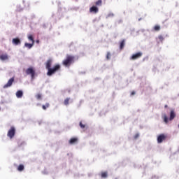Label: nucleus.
<instances>
[{
	"label": "nucleus",
	"instance_id": "1",
	"mask_svg": "<svg viewBox=\"0 0 179 179\" xmlns=\"http://www.w3.org/2000/svg\"><path fill=\"white\" fill-rule=\"evenodd\" d=\"M52 64V62L51 60H48L46 62V69L48 71L47 73L48 76H52L55 73L57 72V71H58V69H59V68H61L59 64L56 65L54 68H51Z\"/></svg>",
	"mask_w": 179,
	"mask_h": 179
},
{
	"label": "nucleus",
	"instance_id": "2",
	"mask_svg": "<svg viewBox=\"0 0 179 179\" xmlns=\"http://www.w3.org/2000/svg\"><path fill=\"white\" fill-rule=\"evenodd\" d=\"M73 59H74L73 56L68 55L66 57V59L63 61V65H64V66H70L71 64L73 62Z\"/></svg>",
	"mask_w": 179,
	"mask_h": 179
},
{
	"label": "nucleus",
	"instance_id": "3",
	"mask_svg": "<svg viewBox=\"0 0 179 179\" xmlns=\"http://www.w3.org/2000/svg\"><path fill=\"white\" fill-rule=\"evenodd\" d=\"M15 132H16V130L15 129V127H12L10 129V130L8 131L7 136H8L10 139H12V138L15 136Z\"/></svg>",
	"mask_w": 179,
	"mask_h": 179
},
{
	"label": "nucleus",
	"instance_id": "4",
	"mask_svg": "<svg viewBox=\"0 0 179 179\" xmlns=\"http://www.w3.org/2000/svg\"><path fill=\"white\" fill-rule=\"evenodd\" d=\"M90 13H94V15L99 13V7L97 6L93 5L90 8Z\"/></svg>",
	"mask_w": 179,
	"mask_h": 179
},
{
	"label": "nucleus",
	"instance_id": "5",
	"mask_svg": "<svg viewBox=\"0 0 179 179\" xmlns=\"http://www.w3.org/2000/svg\"><path fill=\"white\" fill-rule=\"evenodd\" d=\"M26 72L27 75H31V79H34L36 72L34 71V69H33V68H29L28 69H27Z\"/></svg>",
	"mask_w": 179,
	"mask_h": 179
},
{
	"label": "nucleus",
	"instance_id": "6",
	"mask_svg": "<svg viewBox=\"0 0 179 179\" xmlns=\"http://www.w3.org/2000/svg\"><path fill=\"white\" fill-rule=\"evenodd\" d=\"M15 79L13 78H10L8 83L3 85V89H8V87H10L12 86Z\"/></svg>",
	"mask_w": 179,
	"mask_h": 179
},
{
	"label": "nucleus",
	"instance_id": "7",
	"mask_svg": "<svg viewBox=\"0 0 179 179\" xmlns=\"http://www.w3.org/2000/svg\"><path fill=\"white\" fill-rule=\"evenodd\" d=\"M80 127L83 131H86L89 128V126L85 122V121L80 122Z\"/></svg>",
	"mask_w": 179,
	"mask_h": 179
},
{
	"label": "nucleus",
	"instance_id": "8",
	"mask_svg": "<svg viewBox=\"0 0 179 179\" xmlns=\"http://www.w3.org/2000/svg\"><path fill=\"white\" fill-rule=\"evenodd\" d=\"M141 57H142V52H139L133 55L131 59H138V58H141Z\"/></svg>",
	"mask_w": 179,
	"mask_h": 179
},
{
	"label": "nucleus",
	"instance_id": "9",
	"mask_svg": "<svg viewBox=\"0 0 179 179\" xmlns=\"http://www.w3.org/2000/svg\"><path fill=\"white\" fill-rule=\"evenodd\" d=\"M164 139H166V136H164V134H161L157 137V142L158 143H162V142H163V141H164Z\"/></svg>",
	"mask_w": 179,
	"mask_h": 179
},
{
	"label": "nucleus",
	"instance_id": "10",
	"mask_svg": "<svg viewBox=\"0 0 179 179\" xmlns=\"http://www.w3.org/2000/svg\"><path fill=\"white\" fill-rule=\"evenodd\" d=\"M15 95H16V97H17V99H22V97H23V91H22V90H18V91L16 92Z\"/></svg>",
	"mask_w": 179,
	"mask_h": 179
},
{
	"label": "nucleus",
	"instance_id": "11",
	"mask_svg": "<svg viewBox=\"0 0 179 179\" xmlns=\"http://www.w3.org/2000/svg\"><path fill=\"white\" fill-rule=\"evenodd\" d=\"M13 44H14V45H19L21 44L20 42V39L16 38H13Z\"/></svg>",
	"mask_w": 179,
	"mask_h": 179
},
{
	"label": "nucleus",
	"instance_id": "12",
	"mask_svg": "<svg viewBox=\"0 0 179 179\" xmlns=\"http://www.w3.org/2000/svg\"><path fill=\"white\" fill-rule=\"evenodd\" d=\"M173 118H176V112L171 110L170 113L169 121H173Z\"/></svg>",
	"mask_w": 179,
	"mask_h": 179
},
{
	"label": "nucleus",
	"instance_id": "13",
	"mask_svg": "<svg viewBox=\"0 0 179 179\" xmlns=\"http://www.w3.org/2000/svg\"><path fill=\"white\" fill-rule=\"evenodd\" d=\"M162 118H163L164 122H165V124H169V117H167V115L166 114H164L162 115Z\"/></svg>",
	"mask_w": 179,
	"mask_h": 179
},
{
	"label": "nucleus",
	"instance_id": "14",
	"mask_svg": "<svg viewBox=\"0 0 179 179\" xmlns=\"http://www.w3.org/2000/svg\"><path fill=\"white\" fill-rule=\"evenodd\" d=\"M103 5V1L101 0H98L95 2V6H101Z\"/></svg>",
	"mask_w": 179,
	"mask_h": 179
},
{
	"label": "nucleus",
	"instance_id": "15",
	"mask_svg": "<svg viewBox=\"0 0 179 179\" xmlns=\"http://www.w3.org/2000/svg\"><path fill=\"white\" fill-rule=\"evenodd\" d=\"M34 45V43H26L24 44V47H27V48H29V50H30L33 47Z\"/></svg>",
	"mask_w": 179,
	"mask_h": 179
},
{
	"label": "nucleus",
	"instance_id": "16",
	"mask_svg": "<svg viewBox=\"0 0 179 179\" xmlns=\"http://www.w3.org/2000/svg\"><path fill=\"white\" fill-rule=\"evenodd\" d=\"M0 59H1V61H6V59H8V55H1Z\"/></svg>",
	"mask_w": 179,
	"mask_h": 179
},
{
	"label": "nucleus",
	"instance_id": "17",
	"mask_svg": "<svg viewBox=\"0 0 179 179\" xmlns=\"http://www.w3.org/2000/svg\"><path fill=\"white\" fill-rule=\"evenodd\" d=\"M101 178H107V177H108L107 172H101Z\"/></svg>",
	"mask_w": 179,
	"mask_h": 179
},
{
	"label": "nucleus",
	"instance_id": "18",
	"mask_svg": "<svg viewBox=\"0 0 179 179\" xmlns=\"http://www.w3.org/2000/svg\"><path fill=\"white\" fill-rule=\"evenodd\" d=\"M28 40H29V41H31V43H32L33 44H34V39L33 38V36H32V35H29V36H28Z\"/></svg>",
	"mask_w": 179,
	"mask_h": 179
},
{
	"label": "nucleus",
	"instance_id": "19",
	"mask_svg": "<svg viewBox=\"0 0 179 179\" xmlns=\"http://www.w3.org/2000/svg\"><path fill=\"white\" fill-rule=\"evenodd\" d=\"M24 166L23 165H20L17 168L18 171H23Z\"/></svg>",
	"mask_w": 179,
	"mask_h": 179
},
{
	"label": "nucleus",
	"instance_id": "20",
	"mask_svg": "<svg viewBox=\"0 0 179 179\" xmlns=\"http://www.w3.org/2000/svg\"><path fill=\"white\" fill-rule=\"evenodd\" d=\"M125 45V41H122L121 43H120V50H122L124 48V46Z\"/></svg>",
	"mask_w": 179,
	"mask_h": 179
},
{
	"label": "nucleus",
	"instance_id": "21",
	"mask_svg": "<svg viewBox=\"0 0 179 179\" xmlns=\"http://www.w3.org/2000/svg\"><path fill=\"white\" fill-rule=\"evenodd\" d=\"M76 141H78V138H71L69 142H70V143H75V142H76Z\"/></svg>",
	"mask_w": 179,
	"mask_h": 179
},
{
	"label": "nucleus",
	"instance_id": "22",
	"mask_svg": "<svg viewBox=\"0 0 179 179\" xmlns=\"http://www.w3.org/2000/svg\"><path fill=\"white\" fill-rule=\"evenodd\" d=\"M108 17H114V13H110L106 16V19H108Z\"/></svg>",
	"mask_w": 179,
	"mask_h": 179
},
{
	"label": "nucleus",
	"instance_id": "23",
	"mask_svg": "<svg viewBox=\"0 0 179 179\" xmlns=\"http://www.w3.org/2000/svg\"><path fill=\"white\" fill-rule=\"evenodd\" d=\"M64 104L65 106H68V104H69V99L67 98L64 100Z\"/></svg>",
	"mask_w": 179,
	"mask_h": 179
},
{
	"label": "nucleus",
	"instance_id": "24",
	"mask_svg": "<svg viewBox=\"0 0 179 179\" xmlns=\"http://www.w3.org/2000/svg\"><path fill=\"white\" fill-rule=\"evenodd\" d=\"M154 30H155L156 31H159V30H160V26L157 25L154 27Z\"/></svg>",
	"mask_w": 179,
	"mask_h": 179
},
{
	"label": "nucleus",
	"instance_id": "25",
	"mask_svg": "<svg viewBox=\"0 0 179 179\" xmlns=\"http://www.w3.org/2000/svg\"><path fill=\"white\" fill-rule=\"evenodd\" d=\"M158 38H159V41H161V42L163 41V40H164V38L162 35H159L158 36Z\"/></svg>",
	"mask_w": 179,
	"mask_h": 179
},
{
	"label": "nucleus",
	"instance_id": "26",
	"mask_svg": "<svg viewBox=\"0 0 179 179\" xmlns=\"http://www.w3.org/2000/svg\"><path fill=\"white\" fill-rule=\"evenodd\" d=\"M110 57H111V54L110 53V52H108L106 55V59H110Z\"/></svg>",
	"mask_w": 179,
	"mask_h": 179
},
{
	"label": "nucleus",
	"instance_id": "27",
	"mask_svg": "<svg viewBox=\"0 0 179 179\" xmlns=\"http://www.w3.org/2000/svg\"><path fill=\"white\" fill-rule=\"evenodd\" d=\"M36 99L38 100H40L41 99V94H38L36 96Z\"/></svg>",
	"mask_w": 179,
	"mask_h": 179
},
{
	"label": "nucleus",
	"instance_id": "28",
	"mask_svg": "<svg viewBox=\"0 0 179 179\" xmlns=\"http://www.w3.org/2000/svg\"><path fill=\"white\" fill-rule=\"evenodd\" d=\"M138 138H139V134H136V135L134 136V138H135V139H138Z\"/></svg>",
	"mask_w": 179,
	"mask_h": 179
},
{
	"label": "nucleus",
	"instance_id": "29",
	"mask_svg": "<svg viewBox=\"0 0 179 179\" xmlns=\"http://www.w3.org/2000/svg\"><path fill=\"white\" fill-rule=\"evenodd\" d=\"M45 106L46 108H48V107H50V104L49 103H46Z\"/></svg>",
	"mask_w": 179,
	"mask_h": 179
},
{
	"label": "nucleus",
	"instance_id": "30",
	"mask_svg": "<svg viewBox=\"0 0 179 179\" xmlns=\"http://www.w3.org/2000/svg\"><path fill=\"white\" fill-rule=\"evenodd\" d=\"M42 108H43V110H46L47 109L45 105H43Z\"/></svg>",
	"mask_w": 179,
	"mask_h": 179
},
{
	"label": "nucleus",
	"instance_id": "31",
	"mask_svg": "<svg viewBox=\"0 0 179 179\" xmlns=\"http://www.w3.org/2000/svg\"><path fill=\"white\" fill-rule=\"evenodd\" d=\"M152 179H159V178L157 176H153Z\"/></svg>",
	"mask_w": 179,
	"mask_h": 179
},
{
	"label": "nucleus",
	"instance_id": "32",
	"mask_svg": "<svg viewBox=\"0 0 179 179\" xmlns=\"http://www.w3.org/2000/svg\"><path fill=\"white\" fill-rule=\"evenodd\" d=\"M134 94H135V92H131V96H134Z\"/></svg>",
	"mask_w": 179,
	"mask_h": 179
},
{
	"label": "nucleus",
	"instance_id": "33",
	"mask_svg": "<svg viewBox=\"0 0 179 179\" xmlns=\"http://www.w3.org/2000/svg\"><path fill=\"white\" fill-rule=\"evenodd\" d=\"M36 43H39V41H36Z\"/></svg>",
	"mask_w": 179,
	"mask_h": 179
},
{
	"label": "nucleus",
	"instance_id": "34",
	"mask_svg": "<svg viewBox=\"0 0 179 179\" xmlns=\"http://www.w3.org/2000/svg\"><path fill=\"white\" fill-rule=\"evenodd\" d=\"M178 128H179V125H178Z\"/></svg>",
	"mask_w": 179,
	"mask_h": 179
}]
</instances>
